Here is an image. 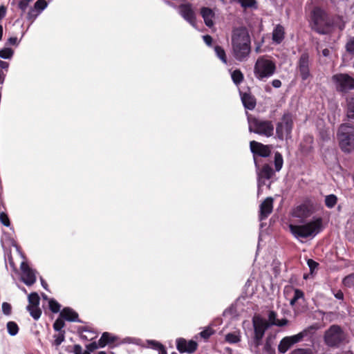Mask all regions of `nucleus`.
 Returning <instances> with one entry per match:
<instances>
[{
  "mask_svg": "<svg viewBox=\"0 0 354 354\" xmlns=\"http://www.w3.org/2000/svg\"><path fill=\"white\" fill-rule=\"evenodd\" d=\"M274 168H275V171H279L282 167H283V156L282 155L277 151L275 153H274Z\"/></svg>",
  "mask_w": 354,
  "mask_h": 354,
  "instance_id": "nucleus-32",
  "label": "nucleus"
},
{
  "mask_svg": "<svg viewBox=\"0 0 354 354\" xmlns=\"http://www.w3.org/2000/svg\"><path fill=\"white\" fill-rule=\"evenodd\" d=\"M215 53L218 59L225 64H227V57L225 54V51L223 48L221 46H214Z\"/></svg>",
  "mask_w": 354,
  "mask_h": 354,
  "instance_id": "nucleus-28",
  "label": "nucleus"
},
{
  "mask_svg": "<svg viewBox=\"0 0 354 354\" xmlns=\"http://www.w3.org/2000/svg\"><path fill=\"white\" fill-rule=\"evenodd\" d=\"M26 309L30 313V315L35 320H38L40 318L42 312L39 306H27Z\"/></svg>",
  "mask_w": 354,
  "mask_h": 354,
  "instance_id": "nucleus-31",
  "label": "nucleus"
},
{
  "mask_svg": "<svg viewBox=\"0 0 354 354\" xmlns=\"http://www.w3.org/2000/svg\"><path fill=\"white\" fill-rule=\"evenodd\" d=\"M241 98L243 106L248 110H253L256 106V99L251 94L241 93Z\"/></svg>",
  "mask_w": 354,
  "mask_h": 354,
  "instance_id": "nucleus-22",
  "label": "nucleus"
},
{
  "mask_svg": "<svg viewBox=\"0 0 354 354\" xmlns=\"http://www.w3.org/2000/svg\"><path fill=\"white\" fill-rule=\"evenodd\" d=\"M59 317L68 322H82V321L79 319L78 313L69 307L64 308L59 313Z\"/></svg>",
  "mask_w": 354,
  "mask_h": 354,
  "instance_id": "nucleus-18",
  "label": "nucleus"
},
{
  "mask_svg": "<svg viewBox=\"0 0 354 354\" xmlns=\"http://www.w3.org/2000/svg\"><path fill=\"white\" fill-rule=\"evenodd\" d=\"M276 72L275 63L263 57H259L254 66V75L259 81H266Z\"/></svg>",
  "mask_w": 354,
  "mask_h": 354,
  "instance_id": "nucleus-5",
  "label": "nucleus"
},
{
  "mask_svg": "<svg viewBox=\"0 0 354 354\" xmlns=\"http://www.w3.org/2000/svg\"><path fill=\"white\" fill-rule=\"evenodd\" d=\"M54 344L59 346L65 339V331L58 332V334L54 335Z\"/></svg>",
  "mask_w": 354,
  "mask_h": 354,
  "instance_id": "nucleus-40",
  "label": "nucleus"
},
{
  "mask_svg": "<svg viewBox=\"0 0 354 354\" xmlns=\"http://www.w3.org/2000/svg\"><path fill=\"white\" fill-rule=\"evenodd\" d=\"M293 297L297 300L304 299V292L300 289L295 288Z\"/></svg>",
  "mask_w": 354,
  "mask_h": 354,
  "instance_id": "nucleus-52",
  "label": "nucleus"
},
{
  "mask_svg": "<svg viewBox=\"0 0 354 354\" xmlns=\"http://www.w3.org/2000/svg\"><path fill=\"white\" fill-rule=\"evenodd\" d=\"M290 230L292 234L301 241L302 239H312L322 231L323 219L320 216H313L304 225H290Z\"/></svg>",
  "mask_w": 354,
  "mask_h": 354,
  "instance_id": "nucleus-2",
  "label": "nucleus"
},
{
  "mask_svg": "<svg viewBox=\"0 0 354 354\" xmlns=\"http://www.w3.org/2000/svg\"><path fill=\"white\" fill-rule=\"evenodd\" d=\"M2 311L5 315L9 316L12 314V306L8 302H3Z\"/></svg>",
  "mask_w": 354,
  "mask_h": 354,
  "instance_id": "nucleus-47",
  "label": "nucleus"
},
{
  "mask_svg": "<svg viewBox=\"0 0 354 354\" xmlns=\"http://www.w3.org/2000/svg\"><path fill=\"white\" fill-rule=\"evenodd\" d=\"M99 346L98 345V343L95 342H93L89 344H87L86 346V351H88V352H93L94 351H95Z\"/></svg>",
  "mask_w": 354,
  "mask_h": 354,
  "instance_id": "nucleus-54",
  "label": "nucleus"
},
{
  "mask_svg": "<svg viewBox=\"0 0 354 354\" xmlns=\"http://www.w3.org/2000/svg\"><path fill=\"white\" fill-rule=\"evenodd\" d=\"M9 64L0 59V68L2 69H8Z\"/></svg>",
  "mask_w": 354,
  "mask_h": 354,
  "instance_id": "nucleus-64",
  "label": "nucleus"
},
{
  "mask_svg": "<svg viewBox=\"0 0 354 354\" xmlns=\"http://www.w3.org/2000/svg\"><path fill=\"white\" fill-rule=\"evenodd\" d=\"M257 175L258 194L261 192V187L266 185V180L270 179L274 174V171L269 164H264L260 168L259 160L254 163Z\"/></svg>",
  "mask_w": 354,
  "mask_h": 354,
  "instance_id": "nucleus-10",
  "label": "nucleus"
},
{
  "mask_svg": "<svg viewBox=\"0 0 354 354\" xmlns=\"http://www.w3.org/2000/svg\"><path fill=\"white\" fill-rule=\"evenodd\" d=\"M285 36V30L283 26L277 25L272 31V41L276 44H279L282 42Z\"/></svg>",
  "mask_w": 354,
  "mask_h": 354,
  "instance_id": "nucleus-23",
  "label": "nucleus"
},
{
  "mask_svg": "<svg viewBox=\"0 0 354 354\" xmlns=\"http://www.w3.org/2000/svg\"><path fill=\"white\" fill-rule=\"evenodd\" d=\"M297 68L303 81L307 80L311 76L310 71V56L308 52H304L301 54L297 62Z\"/></svg>",
  "mask_w": 354,
  "mask_h": 354,
  "instance_id": "nucleus-12",
  "label": "nucleus"
},
{
  "mask_svg": "<svg viewBox=\"0 0 354 354\" xmlns=\"http://www.w3.org/2000/svg\"><path fill=\"white\" fill-rule=\"evenodd\" d=\"M264 350L267 353H271L273 351V349H272V346H271V342H270V337H268L266 339V343L264 344Z\"/></svg>",
  "mask_w": 354,
  "mask_h": 354,
  "instance_id": "nucleus-56",
  "label": "nucleus"
},
{
  "mask_svg": "<svg viewBox=\"0 0 354 354\" xmlns=\"http://www.w3.org/2000/svg\"><path fill=\"white\" fill-rule=\"evenodd\" d=\"M252 324L254 331V342L255 345L259 346L261 344L266 330L270 326V324L265 319L259 315L253 317Z\"/></svg>",
  "mask_w": 354,
  "mask_h": 354,
  "instance_id": "nucleus-11",
  "label": "nucleus"
},
{
  "mask_svg": "<svg viewBox=\"0 0 354 354\" xmlns=\"http://www.w3.org/2000/svg\"><path fill=\"white\" fill-rule=\"evenodd\" d=\"M39 15L34 8H31L27 13L26 19L32 24Z\"/></svg>",
  "mask_w": 354,
  "mask_h": 354,
  "instance_id": "nucleus-39",
  "label": "nucleus"
},
{
  "mask_svg": "<svg viewBox=\"0 0 354 354\" xmlns=\"http://www.w3.org/2000/svg\"><path fill=\"white\" fill-rule=\"evenodd\" d=\"M250 151L253 154L254 162L258 160L257 156L267 158L271 153V149L269 145H265L261 142L252 140L250 142Z\"/></svg>",
  "mask_w": 354,
  "mask_h": 354,
  "instance_id": "nucleus-14",
  "label": "nucleus"
},
{
  "mask_svg": "<svg viewBox=\"0 0 354 354\" xmlns=\"http://www.w3.org/2000/svg\"><path fill=\"white\" fill-rule=\"evenodd\" d=\"M268 319H269L268 323L270 324V326L274 325L273 323H277V313L273 310L270 311V313L268 314Z\"/></svg>",
  "mask_w": 354,
  "mask_h": 354,
  "instance_id": "nucleus-50",
  "label": "nucleus"
},
{
  "mask_svg": "<svg viewBox=\"0 0 354 354\" xmlns=\"http://www.w3.org/2000/svg\"><path fill=\"white\" fill-rule=\"evenodd\" d=\"M335 298L337 299L342 300L344 299V293L342 290H339L335 294Z\"/></svg>",
  "mask_w": 354,
  "mask_h": 354,
  "instance_id": "nucleus-63",
  "label": "nucleus"
},
{
  "mask_svg": "<svg viewBox=\"0 0 354 354\" xmlns=\"http://www.w3.org/2000/svg\"><path fill=\"white\" fill-rule=\"evenodd\" d=\"M49 308L53 313H57L60 310L61 305L54 299H50L48 301Z\"/></svg>",
  "mask_w": 354,
  "mask_h": 354,
  "instance_id": "nucleus-38",
  "label": "nucleus"
},
{
  "mask_svg": "<svg viewBox=\"0 0 354 354\" xmlns=\"http://www.w3.org/2000/svg\"><path fill=\"white\" fill-rule=\"evenodd\" d=\"M291 354H313L310 348H297Z\"/></svg>",
  "mask_w": 354,
  "mask_h": 354,
  "instance_id": "nucleus-49",
  "label": "nucleus"
},
{
  "mask_svg": "<svg viewBox=\"0 0 354 354\" xmlns=\"http://www.w3.org/2000/svg\"><path fill=\"white\" fill-rule=\"evenodd\" d=\"M333 20L327 12L319 7H315L311 12V28L319 35H327L333 27Z\"/></svg>",
  "mask_w": 354,
  "mask_h": 354,
  "instance_id": "nucleus-3",
  "label": "nucleus"
},
{
  "mask_svg": "<svg viewBox=\"0 0 354 354\" xmlns=\"http://www.w3.org/2000/svg\"><path fill=\"white\" fill-rule=\"evenodd\" d=\"M73 353L74 354H91L90 352L86 351L82 352V348L80 344H75L73 346Z\"/></svg>",
  "mask_w": 354,
  "mask_h": 354,
  "instance_id": "nucleus-53",
  "label": "nucleus"
},
{
  "mask_svg": "<svg viewBox=\"0 0 354 354\" xmlns=\"http://www.w3.org/2000/svg\"><path fill=\"white\" fill-rule=\"evenodd\" d=\"M232 53L239 62L245 61L250 53V38L245 28H237L232 34Z\"/></svg>",
  "mask_w": 354,
  "mask_h": 354,
  "instance_id": "nucleus-1",
  "label": "nucleus"
},
{
  "mask_svg": "<svg viewBox=\"0 0 354 354\" xmlns=\"http://www.w3.org/2000/svg\"><path fill=\"white\" fill-rule=\"evenodd\" d=\"M310 211L305 205L297 207L294 212V216L298 218H306L309 215Z\"/></svg>",
  "mask_w": 354,
  "mask_h": 354,
  "instance_id": "nucleus-25",
  "label": "nucleus"
},
{
  "mask_svg": "<svg viewBox=\"0 0 354 354\" xmlns=\"http://www.w3.org/2000/svg\"><path fill=\"white\" fill-rule=\"evenodd\" d=\"M319 329V326L317 324H313L311 326H309L308 327L304 329L300 333H297V335H294L295 337V339L297 340L298 342L303 340L304 338H312L314 335L315 333Z\"/></svg>",
  "mask_w": 354,
  "mask_h": 354,
  "instance_id": "nucleus-20",
  "label": "nucleus"
},
{
  "mask_svg": "<svg viewBox=\"0 0 354 354\" xmlns=\"http://www.w3.org/2000/svg\"><path fill=\"white\" fill-rule=\"evenodd\" d=\"M78 332L81 333H83V332H88V333H91L93 335L92 336L88 337H87L85 335L81 334L80 335V338L82 339H84V340H86V341L92 340V339H93L94 338H95L97 337V335L93 331V330L92 328H89L88 326H80V327H79Z\"/></svg>",
  "mask_w": 354,
  "mask_h": 354,
  "instance_id": "nucleus-26",
  "label": "nucleus"
},
{
  "mask_svg": "<svg viewBox=\"0 0 354 354\" xmlns=\"http://www.w3.org/2000/svg\"><path fill=\"white\" fill-rule=\"evenodd\" d=\"M225 340L229 343L235 344L239 342L240 339L236 334L230 333L225 335Z\"/></svg>",
  "mask_w": 354,
  "mask_h": 354,
  "instance_id": "nucleus-45",
  "label": "nucleus"
},
{
  "mask_svg": "<svg viewBox=\"0 0 354 354\" xmlns=\"http://www.w3.org/2000/svg\"><path fill=\"white\" fill-rule=\"evenodd\" d=\"M337 138L339 147L344 152H351L354 149V126L348 124H342L340 125Z\"/></svg>",
  "mask_w": 354,
  "mask_h": 354,
  "instance_id": "nucleus-7",
  "label": "nucleus"
},
{
  "mask_svg": "<svg viewBox=\"0 0 354 354\" xmlns=\"http://www.w3.org/2000/svg\"><path fill=\"white\" fill-rule=\"evenodd\" d=\"M176 348L180 353H194L198 348V343L194 340L187 341L180 337L176 339Z\"/></svg>",
  "mask_w": 354,
  "mask_h": 354,
  "instance_id": "nucleus-16",
  "label": "nucleus"
},
{
  "mask_svg": "<svg viewBox=\"0 0 354 354\" xmlns=\"http://www.w3.org/2000/svg\"><path fill=\"white\" fill-rule=\"evenodd\" d=\"M331 80L338 93L346 94L354 90V78L347 73H337L332 76Z\"/></svg>",
  "mask_w": 354,
  "mask_h": 354,
  "instance_id": "nucleus-9",
  "label": "nucleus"
},
{
  "mask_svg": "<svg viewBox=\"0 0 354 354\" xmlns=\"http://www.w3.org/2000/svg\"><path fill=\"white\" fill-rule=\"evenodd\" d=\"M273 199L271 197H268L260 205V212H259V220L263 221L268 218L270 214L272 211Z\"/></svg>",
  "mask_w": 354,
  "mask_h": 354,
  "instance_id": "nucleus-17",
  "label": "nucleus"
},
{
  "mask_svg": "<svg viewBox=\"0 0 354 354\" xmlns=\"http://www.w3.org/2000/svg\"><path fill=\"white\" fill-rule=\"evenodd\" d=\"M167 6L176 9V10H178V6L177 5H176L174 3L169 1V0H162Z\"/></svg>",
  "mask_w": 354,
  "mask_h": 354,
  "instance_id": "nucleus-62",
  "label": "nucleus"
},
{
  "mask_svg": "<svg viewBox=\"0 0 354 354\" xmlns=\"http://www.w3.org/2000/svg\"><path fill=\"white\" fill-rule=\"evenodd\" d=\"M298 343L295 335L286 336L280 341L278 346V351L280 353H286L288 349L295 344Z\"/></svg>",
  "mask_w": 354,
  "mask_h": 354,
  "instance_id": "nucleus-19",
  "label": "nucleus"
},
{
  "mask_svg": "<svg viewBox=\"0 0 354 354\" xmlns=\"http://www.w3.org/2000/svg\"><path fill=\"white\" fill-rule=\"evenodd\" d=\"M178 12L192 26L196 27V13L192 3H181L178 6Z\"/></svg>",
  "mask_w": 354,
  "mask_h": 354,
  "instance_id": "nucleus-13",
  "label": "nucleus"
},
{
  "mask_svg": "<svg viewBox=\"0 0 354 354\" xmlns=\"http://www.w3.org/2000/svg\"><path fill=\"white\" fill-rule=\"evenodd\" d=\"M248 130L266 138H270L274 134V125L271 120H262L252 116L248 117Z\"/></svg>",
  "mask_w": 354,
  "mask_h": 354,
  "instance_id": "nucleus-4",
  "label": "nucleus"
},
{
  "mask_svg": "<svg viewBox=\"0 0 354 354\" xmlns=\"http://www.w3.org/2000/svg\"><path fill=\"white\" fill-rule=\"evenodd\" d=\"M241 6L243 8H256V1L255 0H239Z\"/></svg>",
  "mask_w": 354,
  "mask_h": 354,
  "instance_id": "nucleus-44",
  "label": "nucleus"
},
{
  "mask_svg": "<svg viewBox=\"0 0 354 354\" xmlns=\"http://www.w3.org/2000/svg\"><path fill=\"white\" fill-rule=\"evenodd\" d=\"M48 6V3L45 0H37L32 8H34L37 12L41 14Z\"/></svg>",
  "mask_w": 354,
  "mask_h": 354,
  "instance_id": "nucleus-36",
  "label": "nucleus"
},
{
  "mask_svg": "<svg viewBox=\"0 0 354 354\" xmlns=\"http://www.w3.org/2000/svg\"><path fill=\"white\" fill-rule=\"evenodd\" d=\"M14 55V50L10 48H3L0 50V57L4 59H10Z\"/></svg>",
  "mask_w": 354,
  "mask_h": 354,
  "instance_id": "nucleus-35",
  "label": "nucleus"
},
{
  "mask_svg": "<svg viewBox=\"0 0 354 354\" xmlns=\"http://www.w3.org/2000/svg\"><path fill=\"white\" fill-rule=\"evenodd\" d=\"M272 86L275 88H279L281 86V82L279 80H273L271 82Z\"/></svg>",
  "mask_w": 354,
  "mask_h": 354,
  "instance_id": "nucleus-61",
  "label": "nucleus"
},
{
  "mask_svg": "<svg viewBox=\"0 0 354 354\" xmlns=\"http://www.w3.org/2000/svg\"><path fill=\"white\" fill-rule=\"evenodd\" d=\"M201 15L204 20L205 25L211 28L214 25L213 19L214 18L215 14L214 11L207 7H203L201 9Z\"/></svg>",
  "mask_w": 354,
  "mask_h": 354,
  "instance_id": "nucleus-21",
  "label": "nucleus"
},
{
  "mask_svg": "<svg viewBox=\"0 0 354 354\" xmlns=\"http://www.w3.org/2000/svg\"><path fill=\"white\" fill-rule=\"evenodd\" d=\"M7 330L10 335L14 336L18 333L19 328L16 322L10 321L7 323Z\"/></svg>",
  "mask_w": 354,
  "mask_h": 354,
  "instance_id": "nucleus-34",
  "label": "nucleus"
},
{
  "mask_svg": "<svg viewBox=\"0 0 354 354\" xmlns=\"http://www.w3.org/2000/svg\"><path fill=\"white\" fill-rule=\"evenodd\" d=\"M214 330L211 327L205 328L200 333V335L205 339H208L214 333Z\"/></svg>",
  "mask_w": 354,
  "mask_h": 354,
  "instance_id": "nucleus-41",
  "label": "nucleus"
},
{
  "mask_svg": "<svg viewBox=\"0 0 354 354\" xmlns=\"http://www.w3.org/2000/svg\"><path fill=\"white\" fill-rule=\"evenodd\" d=\"M149 344L151 345L152 348L158 351L160 350L163 346V345L161 343L156 340H151L149 342Z\"/></svg>",
  "mask_w": 354,
  "mask_h": 354,
  "instance_id": "nucleus-55",
  "label": "nucleus"
},
{
  "mask_svg": "<svg viewBox=\"0 0 354 354\" xmlns=\"http://www.w3.org/2000/svg\"><path fill=\"white\" fill-rule=\"evenodd\" d=\"M342 284L346 288L354 290V272L344 277Z\"/></svg>",
  "mask_w": 354,
  "mask_h": 354,
  "instance_id": "nucleus-33",
  "label": "nucleus"
},
{
  "mask_svg": "<svg viewBox=\"0 0 354 354\" xmlns=\"http://www.w3.org/2000/svg\"><path fill=\"white\" fill-rule=\"evenodd\" d=\"M6 11V8L4 6H0V21L5 17Z\"/></svg>",
  "mask_w": 354,
  "mask_h": 354,
  "instance_id": "nucleus-60",
  "label": "nucleus"
},
{
  "mask_svg": "<svg viewBox=\"0 0 354 354\" xmlns=\"http://www.w3.org/2000/svg\"><path fill=\"white\" fill-rule=\"evenodd\" d=\"M0 221L3 225L6 227L10 226V219L7 214L5 213L4 212H0Z\"/></svg>",
  "mask_w": 354,
  "mask_h": 354,
  "instance_id": "nucleus-48",
  "label": "nucleus"
},
{
  "mask_svg": "<svg viewBox=\"0 0 354 354\" xmlns=\"http://www.w3.org/2000/svg\"><path fill=\"white\" fill-rule=\"evenodd\" d=\"M337 200L338 199H337V196L333 194L327 195V196H326L325 199H324L325 205L328 208L332 209L336 205V204L337 203Z\"/></svg>",
  "mask_w": 354,
  "mask_h": 354,
  "instance_id": "nucleus-27",
  "label": "nucleus"
},
{
  "mask_svg": "<svg viewBox=\"0 0 354 354\" xmlns=\"http://www.w3.org/2000/svg\"><path fill=\"white\" fill-rule=\"evenodd\" d=\"M288 322V320L286 318H283L281 319H277V323H273L274 326H286Z\"/></svg>",
  "mask_w": 354,
  "mask_h": 354,
  "instance_id": "nucleus-59",
  "label": "nucleus"
},
{
  "mask_svg": "<svg viewBox=\"0 0 354 354\" xmlns=\"http://www.w3.org/2000/svg\"><path fill=\"white\" fill-rule=\"evenodd\" d=\"M53 326L55 331H65L63 330V328L65 326V322L64 320L60 317L55 320Z\"/></svg>",
  "mask_w": 354,
  "mask_h": 354,
  "instance_id": "nucleus-37",
  "label": "nucleus"
},
{
  "mask_svg": "<svg viewBox=\"0 0 354 354\" xmlns=\"http://www.w3.org/2000/svg\"><path fill=\"white\" fill-rule=\"evenodd\" d=\"M307 264L310 268L311 273H313L314 270L319 266V263L313 259H308L307 261Z\"/></svg>",
  "mask_w": 354,
  "mask_h": 354,
  "instance_id": "nucleus-51",
  "label": "nucleus"
},
{
  "mask_svg": "<svg viewBox=\"0 0 354 354\" xmlns=\"http://www.w3.org/2000/svg\"><path fill=\"white\" fill-rule=\"evenodd\" d=\"M231 77H232L233 82L236 86L239 85L243 82V78H244L243 74L239 69L234 70L231 73Z\"/></svg>",
  "mask_w": 354,
  "mask_h": 354,
  "instance_id": "nucleus-30",
  "label": "nucleus"
},
{
  "mask_svg": "<svg viewBox=\"0 0 354 354\" xmlns=\"http://www.w3.org/2000/svg\"><path fill=\"white\" fill-rule=\"evenodd\" d=\"M293 129V115L289 111H284L281 121L276 125V135L279 140H283L290 136Z\"/></svg>",
  "mask_w": 354,
  "mask_h": 354,
  "instance_id": "nucleus-8",
  "label": "nucleus"
},
{
  "mask_svg": "<svg viewBox=\"0 0 354 354\" xmlns=\"http://www.w3.org/2000/svg\"><path fill=\"white\" fill-rule=\"evenodd\" d=\"M345 48L349 54L354 55V37L348 39L346 44Z\"/></svg>",
  "mask_w": 354,
  "mask_h": 354,
  "instance_id": "nucleus-43",
  "label": "nucleus"
},
{
  "mask_svg": "<svg viewBox=\"0 0 354 354\" xmlns=\"http://www.w3.org/2000/svg\"><path fill=\"white\" fill-rule=\"evenodd\" d=\"M346 337L340 326L333 324L324 332V341L328 347L338 348L346 342Z\"/></svg>",
  "mask_w": 354,
  "mask_h": 354,
  "instance_id": "nucleus-6",
  "label": "nucleus"
},
{
  "mask_svg": "<svg viewBox=\"0 0 354 354\" xmlns=\"http://www.w3.org/2000/svg\"><path fill=\"white\" fill-rule=\"evenodd\" d=\"M203 39L204 42L208 46H212V37L210 35H204V36H203Z\"/></svg>",
  "mask_w": 354,
  "mask_h": 354,
  "instance_id": "nucleus-58",
  "label": "nucleus"
},
{
  "mask_svg": "<svg viewBox=\"0 0 354 354\" xmlns=\"http://www.w3.org/2000/svg\"><path fill=\"white\" fill-rule=\"evenodd\" d=\"M347 116L348 118L354 120V98H351L348 102Z\"/></svg>",
  "mask_w": 354,
  "mask_h": 354,
  "instance_id": "nucleus-42",
  "label": "nucleus"
},
{
  "mask_svg": "<svg viewBox=\"0 0 354 354\" xmlns=\"http://www.w3.org/2000/svg\"><path fill=\"white\" fill-rule=\"evenodd\" d=\"M19 43L18 39L16 37H11L8 39L6 44L18 46Z\"/></svg>",
  "mask_w": 354,
  "mask_h": 354,
  "instance_id": "nucleus-57",
  "label": "nucleus"
},
{
  "mask_svg": "<svg viewBox=\"0 0 354 354\" xmlns=\"http://www.w3.org/2000/svg\"><path fill=\"white\" fill-rule=\"evenodd\" d=\"M28 305L27 306L37 307L39 306L40 303V298L39 295L34 292H31L28 297Z\"/></svg>",
  "mask_w": 354,
  "mask_h": 354,
  "instance_id": "nucleus-29",
  "label": "nucleus"
},
{
  "mask_svg": "<svg viewBox=\"0 0 354 354\" xmlns=\"http://www.w3.org/2000/svg\"><path fill=\"white\" fill-rule=\"evenodd\" d=\"M31 1H27V0H20L18 2V8L21 10V16H23L24 13L26 12V9L28 8L29 3Z\"/></svg>",
  "mask_w": 354,
  "mask_h": 354,
  "instance_id": "nucleus-46",
  "label": "nucleus"
},
{
  "mask_svg": "<svg viewBox=\"0 0 354 354\" xmlns=\"http://www.w3.org/2000/svg\"><path fill=\"white\" fill-rule=\"evenodd\" d=\"M115 341V337L111 336L107 332H104L98 341V345L100 348H104L106 344L113 343Z\"/></svg>",
  "mask_w": 354,
  "mask_h": 354,
  "instance_id": "nucleus-24",
  "label": "nucleus"
},
{
  "mask_svg": "<svg viewBox=\"0 0 354 354\" xmlns=\"http://www.w3.org/2000/svg\"><path fill=\"white\" fill-rule=\"evenodd\" d=\"M20 268L21 281L28 286L33 285L36 281L35 271L26 262H22Z\"/></svg>",
  "mask_w": 354,
  "mask_h": 354,
  "instance_id": "nucleus-15",
  "label": "nucleus"
}]
</instances>
